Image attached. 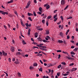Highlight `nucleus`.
Returning a JSON list of instances; mask_svg holds the SVG:
<instances>
[{"label": "nucleus", "instance_id": "c03bdc74", "mask_svg": "<svg viewBox=\"0 0 78 78\" xmlns=\"http://www.w3.org/2000/svg\"><path fill=\"white\" fill-rule=\"evenodd\" d=\"M60 18L62 20H63L64 18H63V17L62 16H61Z\"/></svg>", "mask_w": 78, "mask_h": 78}, {"label": "nucleus", "instance_id": "aec40b11", "mask_svg": "<svg viewBox=\"0 0 78 78\" xmlns=\"http://www.w3.org/2000/svg\"><path fill=\"white\" fill-rule=\"evenodd\" d=\"M63 53H64V54H67V55H69V53L67 52L66 51L64 52V51H63Z\"/></svg>", "mask_w": 78, "mask_h": 78}, {"label": "nucleus", "instance_id": "f704fd0d", "mask_svg": "<svg viewBox=\"0 0 78 78\" xmlns=\"http://www.w3.org/2000/svg\"><path fill=\"white\" fill-rule=\"evenodd\" d=\"M67 39H70V36H69V35H68L67 36Z\"/></svg>", "mask_w": 78, "mask_h": 78}, {"label": "nucleus", "instance_id": "dca6fc26", "mask_svg": "<svg viewBox=\"0 0 78 78\" xmlns=\"http://www.w3.org/2000/svg\"><path fill=\"white\" fill-rule=\"evenodd\" d=\"M77 70V68H73V71H75V70Z\"/></svg>", "mask_w": 78, "mask_h": 78}, {"label": "nucleus", "instance_id": "7c9ffc66", "mask_svg": "<svg viewBox=\"0 0 78 78\" xmlns=\"http://www.w3.org/2000/svg\"><path fill=\"white\" fill-rule=\"evenodd\" d=\"M37 13L39 15H41V14H42V12H37Z\"/></svg>", "mask_w": 78, "mask_h": 78}, {"label": "nucleus", "instance_id": "bb28decb", "mask_svg": "<svg viewBox=\"0 0 78 78\" xmlns=\"http://www.w3.org/2000/svg\"><path fill=\"white\" fill-rule=\"evenodd\" d=\"M38 69L39 71H40L41 72H42V68H41L40 69L39 68Z\"/></svg>", "mask_w": 78, "mask_h": 78}, {"label": "nucleus", "instance_id": "f8f14e48", "mask_svg": "<svg viewBox=\"0 0 78 78\" xmlns=\"http://www.w3.org/2000/svg\"><path fill=\"white\" fill-rule=\"evenodd\" d=\"M18 76L19 77H20L21 76V74L20 73H18Z\"/></svg>", "mask_w": 78, "mask_h": 78}, {"label": "nucleus", "instance_id": "338daca9", "mask_svg": "<svg viewBox=\"0 0 78 78\" xmlns=\"http://www.w3.org/2000/svg\"><path fill=\"white\" fill-rule=\"evenodd\" d=\"M75 48V46H72L71 47V48Z\"/></svg>", "mask_w": 78, "mask_h": 78}, {"label": "nucleus", "instance_id": "79ce46f5", "mask_svg": "<svg viewBox=\"0 0 78 78\" xmlns=\"http://www.w3.org/2000/svg\"><path fill=\"white\" fill-rule=\"evenodd\" d=\"M30 5V2H28L27 3V6H29Z\"/></svg>", "mask_w": 78, "mask_h": 78}, {"label": "nucleus", "instance_id": "6ab92c4d", "mask_svg": "<svg viewBox=\"0 0 78 78\" xmlns=\"http://www.w3.org/2000/svg\"><path fill=\"white\" fill-rule=\"evenodd\" d=\"M46 8L47 9H49L50 8V5H47L46 7Z\"/></svg>", "mask_w": 78, "mask_h": 78}, {"label": "nucleus", "instance_id": "a18cd8bd", "mask_svg": "<svg viewBox=\"0 0 78 78\" xmlns=\"http://www.w3.org/2000/svg\"><path fill=\"white\" fill-rule=\"evenodd\" d=\"M43 30V29H42V28H38V30H39V31H42V30Z\"/></svg>", "mask_w": 78, "mask_h": 78}, {"label": "nucleus", "instance_id": "4468645a", "mask_svg": "<svg viewBox=\"0 0 78 78\" xmlns=\"http://www.w3.org/2000/svg\"><path fill=\"white\" fill-rule=\"evenodd\" d=\"M58 42H59V43L61 44L63 43V41H62V40H59L58 41Z\"/></svg>", "mask_w": 78, "mask_h": 78}, {"label": "nucleus", "instance_id": "473e14b6", "mask_svg": "<svg viewBox=\"0 0 78 78\" xmlns=\"http://www.w3.org/2000/svg\"><path fill=\"white\" fill-rule=\"evenodd\" d=\"M74 65V63H72L71 64H70L69 65V66H73Z\"/></svg>", "mask_w": 78, "mask_h": 78}, {"label": "nucleus", "instance_id": "052dcab7", "mask_svg": "<svg viewBox=\"0 0 78 78\" xmlns=\"http://www.w3.org/2000/svg\"><path fill=\"white\" fill-rule=\"evenodd\" d=\"M49 70V72H48V73H50V72H51V70L50 69H48Z\"/></svg>", "mask_w": 78, "mask_h": 78}, {"label": "nucleus", "instance_id": "6e6d98bb", "mask_svg": "<svg viewBox=\"0 0 78 78\" xmlns=\"http://www.w3.org/2000/svg\"><path fill=\"white\" fill-rule=\"evenodd\" d=\"M31 40L33 42H34V40L33 39V38H31Z\"/></svg>", "mask_w": 78, "mask_h": 78}, {"label": "nucleus", "instance_id": "5701e85b", "mask_svg": "<svg viewBox=\"0 0 78 78\" xmlns=\"http://www.w3.org/2000/svg\"><path fill=\"white\" fill-rule=\"evenodd\" d=\"M33 14L34 16H37V15H36V12H35L34 11L33 12Z\"/></svg>", "mask_w": 78, "mask_h": 78}, {"label": "nucleus", "instance_id": "2eb2a0df", "mask_svg": "<svg viewBox=\"0 0 78 78\" xmlns=\"http://www.w3.org/2000/svg\"><path fill=\"white\" fill-rule=\"evenodd\" d=\"M14 63L16 64H19V62L18 61H16Z\"/></svg>", "mask_w": 78, "mask_h": 78}, {"label": "nucleus", "instance_id": "4d7b16f0", "mask_svg": "<svg viewBox=\"0 0 78 78\" xmlns=\"http://www.w3.org/2000/svg\"><path fill=\"white\" fill-rule=\"evenodd\" d=\"M20 35L21 36H22V37H24V36L23 35V34H22V33H20Z\"/></svg>", "mask_w": 78, "mask_h": 78}, {"label": "nucleus", "instance_id": "603ef678", "mask_svg": "<svg viewBox=\"0 0 78 78\" xmlns=\"http://www.w3.org/2000/svg\"><path fill=\"white\" fill-rule=\"evenodd\" d=\"M40 62H41V64H43V62H42V61L41 60H40Z\"/></svg>", "mask_w": 78, "mask_h": 78}, {"label": "nucleus", "instance_id": "39448f33", "mask_svg": "<svg viewBox=\"0 0 78 78\" xmlns=\"http://www.w3.org/2000/svg\"><path fill=\"white\" fill-rule=\"evenodd\" d=\"M50 32H49V30H46V34L48 35V34H49Z\"/></svg>", "mask_w": 78, "mask_h": 78}, {"label": "nucleus", "instance_id": "6e6552de", "mask_svg": "<svg viewBox=\"0 0 78 78\" xmlns=\"http://www.w3.org/2000/svg\"><path fill=\"white\" fill-rule=\"evenodd\" d=\"M31 31V29L30 28L29 29V30H28V32L27 33L28 35H30V32Z\"/></svg>", "mask_w": 78, "mask_h": 78}, {"label": "nucleus", "instance_id": "37998d69", "mask_svg": "<svg viewBox=\"0 0 78 78\" xmlns=\"http://www.w3.org/2000/svg\"><path fill=\"white\" fill-rule=\"evenodd\" d=\"M42 23H45V20H42Z\"/></svg>", "mask_w": 78, "mask_h": 78}, {"label": "nucleus", "instance_id": "e433bc0d", "mask_svg": "<svg viewBox=\"0 0 78 78\" xmlns=\"http://www.w3.org/2000/svg\"><path fill=\"white\" fill-rule=\"evenodd\" d=\"M62 64H63V65H66V63H65V62H62L61 63Z\"/></svg>", "mask_w": 78, "mask_h": 78}, {"label": "nucleus", "instance_id": "69168bd1", "mask_svg": "<svg viewBox=\"0 0 78 78\" xmlns=\"http://www.w3.org/2000/svg\"><path fill=\"white\" fill-rule=\"evenodd\" d=\"M8 60L9 62H11V58H9Z\"/></svg>", "mask_w": 78, "mask_h": 78}, {"label": "nucleus", "instance_id": "a878e982", "mask_svg": "<svg viewBox=\"0 0 78 78\" xmlns=\"http://www.w3.org/2000/svg\"><path fill=\"white\" fill-rule=\"evenodd\" d=\"M23 43L24 45L27 44V43H26V42H25V41L24 40L23 41Z\"/></svg>", "mask_w": 78, "mask_h": 78}, {"label": "nucleus", "instance_id": "a211bd4d", "mask_svg": "<svg viewBox=\"0 0 78 78\" xmlns=\"http://www.w3.org/2000/svg\"><path fill=\"white\" fill-rule=\"evenodd\" d=\"M60 35L61 36V37H63V34L62 32H60Z\"/></svg>", "mask_w": 78, "mask_h": 78}, {"label": "nucleus", "instance_id": "864d4df0", "mask_svg": "<svg viewBox=\"0 0 78 78\" xmlns=\"http://www.w3.org/2000/svg\"><path fill=\"white\" fill-rule=\"evenodd\" d=\"M46 23L47 26H48V21H47Z\"/></svg>", "mask_w": 78, "mask_h": 78}, {"label": "nucleus", "instance_id": "4be33fe9", "mask_svg": "<svg viewBox=\"0 0 78 78\" xmlns=\"http://www.w3.org/2000/svg\"><path fill=\"white\" fill-rule=\"evenodd\" d=\"M34 66H35V67H36L37 66V64L36 63H34Z\"/></svg>", "mask_w": 78, "mask_h": 78}, {"label": "nucleus", "instance_id": "8fccbe9b", "mask_svg": "<svg viewBox=\"0 0 78 78\" xmlns=\"http://www.w3.org/2000/svg\"><path fill=\"white\" fill-rule=\"evenodd\" d=\"M42 54H37V56H42Z\"/></svg>", "mask_w": 78, "mask_h": 78}, {"label": "nucleus", "instance_id": "423d86ee", "mask_svg": "<svg viewBox=\"0 0 78 78\" xmlns=\"http://www.w3.org/2000/svg\"><path fill=\"white\" fill-rule=\"evenodd\" d=\"M66 58H68V59H69V60H71V59H72V58L68 56H66Z\"/></svg>", "mask_w": 78, "mask_h": 78}, {"label": "nucleus", "instance_id": "c756f323", "mask_svg": "<svg viewBox=\"0 0 78 78\" xmlns=\"http://www.w3.org/2000/svg\"><path fill=\"white\" fill-rule=\"evenodd\" d=\"M61 65H59L57 67L58 69H59V68H61Z\"/></svg>", "mask_w": 78, "mask_h": 78}, {"label": "nucleus", "instance_id": "2f4dec72", "mask_svg": "<svg viewBox=\"0 0 78 78\" xmlns=\"http://www.w3.org/2000/svg\"><path fill=\"white\" fill-rule=\"evenodd\" d=\"M68 7H69V5H67L64 9V10H66V9H67V8H68Z\"/></svg>", "mask_w": 78, "mask_h": 78}, {"label": "nucleus", "instance_id": "b1692460", "mask_svg": "<svg viewBox=\"0 0 78 78\" xmlns=\"http://www.w3.org/2000/svg\"><path fill=\"white\" fill-rule=\"evenodd\" d=\"M70 54H71V55H75V52H73V51H72V52H71Z\"/></svg>", "mask_w": 78, "mask_h": 78}, {"label": "nucleus", "instance_id": "f03ea898", "mask_svg": "<svg viewBox=\"0 0 78 78\" xmlns=\"http://www.w3.org/2000/svg\"><path fill=\"white\" fill-rule=\"evenodd\" d=\"M10 50L12 51V52H14L15 50L14 47L13 46H11L10 48Z\"/></svg>", "mask_w": 78, "mask_h": 78}, {"label": "nucleus", "instance_id": "ddd939ff", "mask_svg": "<svg viewBox=\"0 0 78 78\" xmlns=\"http://www.w3.org/2000/svg\"><path fill=\"white\" fill-rule=\"evenodd\" d=\"M37 40L39 41H42V39L41 38V37H39L37 38Z\"/></svg>", "mask_w": 78, "mask_h": 78}, {"label": "nucleus", "instance_id": "9b49d317", "mask_svg": "<svg viewBox=\"0 0 78 78\" xmlns=\"http://www.w3.org/2000/svg\"><path fill=\"white\" fill-rule=\"evenodd\" d=\"M12 2H13V0H10V1H8L7 3L8 4H9V3H12Z\"/></svg>", "mask_w": 78, "mask_h": 78}, {"label": "nucleus", "instance_id": "bf43d9fd", "mask_svg": "<svg viewBox=\"0 0 78 78\" xmlns=\"http://www.w3.org/2000/svg\"><path fill=\"white\" fill-rule=\"evenodd\" d=\"M34 2L35 3H37V1L36 0H34Z\"/></svg>", "mask_w": 78, "mask_h": 78}, {"label": "nucleus", "instance_id": "7ed1b4c3", "mask_svg": "<svg viewBox=\"0 0 78 78\" xmlns=\"http://www.w3.org/2000/svg\"><path fill=\"white\" fill-rule=\"evenodd\" d=\"M39 47H42V48H47V47L41 46V45H40V44L39 45Z\"/></svg>", "mask_w": 78, "mask_h": 78}, {"label": "nucleus", "instance_id": "9d476101", "mask_svg": "<svg viewBox=\"0 0 78 78\" xmlns=\"http://www.w3.org/2000/svg\"><path fill=\"white\" fill-rule=\"evenodd\" d=\"M38 36V33H37L36 32L35 33V37H37V36Z\"/></svg>", "mask_w": 78, "mask_h": 78}, {"label": "nucleus", "instance_id": "09e8293b", "mask_svg": "<svg viewBox=\"0 0 78 78\" xmlns=\"http://www.w3.org/2000/svg\"><path fill=\"white\" fill-rule=\"evenodd\" d=\"M4 72V73H5V74H6V76H8V73H6L5 72Z\"/></svg>", "mask_w": 78, "mask_h": 78}, {"label": "nucleus", "instance_id": "de8ad7c7", "mask_svg": "<svg viewBox=\"0 0 78 78\" xmlns=\"http://www.w3.org/2000/svg\"><path fill=\"white\" fill-rule=\"evenodd\" d=\"M43 42H47V41L45 40H42Z\"/></svg>", "mask_w": 78, "mask_h": 78}, {"label": "nucleus", "instance_id": "72a5a7b5", "mask_svg": "<svg viewBox=\"0 0 78 78\" xmlns=\"http://www.w3.org/2000/svg\"><path fill=\"white\" fill-rule=\"evenodd\" d=\"M69 75V74L68 73H66L63 74V76H67V75Z\"/></svg>", "mask_w": 78, "mask_h": 78}, {"label": "nucleus", "instance_id": "393cba45", "mask_svg": "<svg viewBox=\"0 0 78 78\" xmlns=\"http://www.w3.org/2000/svg\"><path fill=\"white\" fill-rule=\"evenodd\" d=\"M78 48H75V49H74V51H78Z\"/></svg>", "mask_w": 78, "mask_h": 78}, {"label": "nucleus", "instance_id": "20e7f679", "mask_svg": "<svg viewBox=\"0 0 78 78\" xmlns=\"http://www.w3.org/2000/svg\"><path fill=\"white\" fill-rule=\"evenodd\" d=\"M2 53H3V55L4 56H6L7 55V53H5V51H2Z\"/></svg>", "mask_w": 78, "mask_h": 78}, {"label": "nucleus", "instance_id": "5fc2aeb1", "mask_svg": "<svg viewBox=\"0 0 78 78\" xmlns=\"http://www.w3.org/2000/svg\"><path fill=\"white\" fill-rule=\"evenodd\" d=\"M51 65H48V67H51Z\"/></svg>", "mask_w": 78, "mask_h": 78}, {"label": "nucleus", "instance_id": "13d9d810", "mask_svg": "<svg viewBox=\"0 0 78 78\" xmlns=\"http://www.w3.org/2000/svg\"><path fill=\"white\" fill-rule=\"evenodd\" d=\"M61 50H57V52H61Z\"/></svg>", "mask_w": 78, "mask_h": 78}, {"label": "nucleus", "instance_id": "c85d7f7f", "mask_svg": "<svg viewBox=\"0 0 78 78\" xmlns=\"http://www.w3.org/2000/svg\"><path fill=\"white\" fill-rule=\"evenodd\" d=\"M51 16H49L48 17L47 19H51Z\"/></svg>", "mask_w": 78, "mask_h": 78}, {"label": "nucleus", "instance_id": "774afa93", "mask_svg": "<svg viewBox=\"0 0 78 78\" xmlns=\"http://www.w3.org/2000/svg\"><path fill=\"white\" fill-rule=\"evenodd\" d=\"M76 31L77 32L78 31V28H77V27L76 28Z\"/></svg>", "mask_w": 78, "mask_h": 78}, {"label": "nucleus", "instance_id": "f257e3e1", "mask_svg": "<svg viewBox=\"0 0 78 78\" xmlns=\"http://www.w3.org/2000/svg\"><path fill=\"white\" fill-rule=\"evenodd\" d=\"M66 3V1L65 0H62L61 1V5H64Z\"/></svg>", "mask_w": 78, "mask_h": 78}, {"label": "nucleus", "instance_id": "1a4fd4ad", "mask_svg": "<svg viewBox=\"0 0 78 78\" xmlns=\"http://www.w3.org/2000/svg\"><path fill=\"white\" fill-rule=\"evenodd\" d=\"M0 12H1L2 14H3L4 15H5V12L3 11H2V10H0Z\"/></svg>", "mask_w": 78, "mask_h": 78}, {"label": "nucleus", "instance_id": "f3484780", "mask_svg": "<svg viewBox=\"0 0 78 78\" xmlns=\"http://www.w3.org/2000/svg\"><path fill=\"white\" fill-rule=\"evenodd\" d=\"M16 55H21V53L20 52H18V53H16Z\"/></svg>", "mask_w": 78, "mask_h": 78}, {"label": "nucleus", "instance_id": "ea45409f", "mask_svg": "<svg viewBox=\"0 0 78 78\" xmlns=\"http://www.w3.org/2000/svg\"><path fill=\"white\" fill-rule=\"evenodd\" d=\"M25 25H26V27H27V28H28V23H26Z\"/></svg>", "mask_w": 78, "mask_h": 78}, {"label": "nucleus", "instance_id": "412c9836", "mask_svg": "<svg viewBox=\"0 0 78 78\" xmlns=\"http://www.w3.org/2000/svg\"><path fill=\"white\" fill-rule=\"evenodd\" d=\"M42 8L41 7H39V11H40V12H42L41 11H42Z\"/></svg>", "mask_w": 78, "mask_h": 78}, {"label": "nucleus", "instance_id": "0eeeda50", "mask_svg": "<svg viewBox=\"0 0 78 78\" xmlns=\"http://www.w3.org/2000/svg\"><path fill=\"white\" fill-rule=\"evenodd\" d=\"M27 15L28 16H33V14L31 13H29V12H28V13L27 14Z\"/></svg>", "mask_w": 78, "mask_h": 78}, {"label": "nucleus", "instance_id": "49530a36", "mask_svg": "<svg viewBox=\"0 0 78 78\" xmlns=\"http://www.w3.org/2000/svg\"><path fill=\"white\" fill-rule=\"evenodd\" d=\"M57 17V15H55V16H54L53 18L54 19H55L56 17Z\"/></svg>", "mask_w": 78, "mask_h": 78}, {"label": "nucleus", "instance_id": "4c0bfd02", "mask_svg": "<svg viewBox=\"0 0 78 78\" xmlns=\"http://www.w3.org/2000/svg\"><path fill=\"white\" fill-rule=\"evenodd\" d=\"M28 19H29L30 21H32V19H31V17H29Z\"/></svg>", "mask_w": 78, "mask_h": 78}, {"label": "nucleus", "instance_id": "0e129e2a", "mask_svg": "<svg viewBox=\"0 0 78 78\" xmlns=\"http://www.w3.org/2000/svg\"><path fill=\"white\" fill-rule=\"evenodd\" d=\"M43 50H44V51H47V50L46 49H44V48H43Z\"/></svg>", "mask_w": 78, "mask_h": 78}, {"label": "nucleus", "instance_id": "c9c22d12", "mask_svg": "<svg viewBox=\"0 0 78 78\" xmlns=\"http://www.w3.org/2000/svg\"><path fill=\"white\" fill-rule=\"evenodd\" d=\"M57 20H58V18H55L54 19V22H56V21Z\"/></svg>", "mask_w": 78, "mask_h": 78}, {"label": "nucleus", "instance_id": "58836bf2", "mask_svg": "<svg viewBox=\"0 0 78 78\" xmlns=\"http://www.w3.org/2000/svg\"><path fill=\"white\" fill-rule=\"evenodd\" d=\"M21 24L23 26V27H25V24L23 23H21Z\"/></svg>", "mask_w": 78, "mask_h": 78}, {"label": "nucleus", "instance_id": "e2e57ef3", "mask_svg": "<svg viewBox=\"0 0 78 78\" xmlns=\"http://www.w3.org/2000/svg\"><path fill=\"white\" fill-rule=\"evenodd\" d=\"M0 55L1 56H2V52H0Z\"/></svg>", "mask_w": 78, "mask_h": 78}, {"label": "nucleus", "instance_id": "680f3d73", "mask_svg": "<svg viewBox=\"0 0 78 78\" xmlns=\"http://www.w3.org/2000/svg\"><path fill=\"white\" fill-rule=\"evenodd\" d=\"M47 17V15H45V16L44 17V19H45Z\"/></svg>", "mask_w": 78, "mask_h": 78}, {"label": "nucleus", "instance_id": "3c124183", "mask_svg": "<svg viewBox=\"0 0 78 78\" xmlns=\"http://www.w3.org/2000/svg\"><path fill=\"white\" fill-rule=\"evenodd\" d=\"M46 37H47V38H48V39H50V37H49L47 35L46 36Z\"/></svg>", "mask_w": 78, "mask_h": 78}, {"label": "nucleus", "instance_id": "a19ab883", "mask_svg": "<svg viewBox=\"0 0 78 78\" xmlns=\"http://www.w3.org/2000/svg\"><path fill=\"white\" fill-rule=\"evenodd\" d=\"M57 75L58 76H59V75H60V73L59 72L57 73Z\"/></svg>", "mask_w": 78, "mask_h": 78}, {"label": "nucleus", "instance_id": "cd10ccee", "mask_svg": "<svg viewBox=\"0 0 78 78\" xmlns=\"http://www.w3.org/2000/svg\"><path fill=\"white\" fill-rule=\"evenodd\" d=\"M9 17H13V16H12V15H11V14H9Z\"/></svg>", "mask_w": 78, "mask_h": 78}]
</instances>
